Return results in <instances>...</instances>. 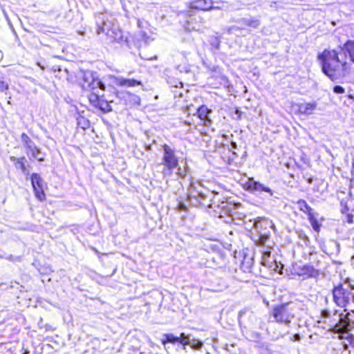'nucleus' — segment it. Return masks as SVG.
<instances>
[{
    "instance_id": "obj_1",
    "label": "nucleus",
    "mask_w": 354,
    "mask_h": 354,
    "mask_svg": "<svg viewBox=\"0 0 354 354\" xmlns=\"http://www.w3.org/2000/svg\"><path fill=\"white\" fill-rule=\"evenodd\" d=\"M187 198L194 206L202 205L207 207H212L213 205L218 207V203L221 201L218 192L211 191L198 182L190 184Z\"/></svg>"
},
{
    "instance_id": "obj_2",
    "label": "nucleus",
    "mask_w": 354,
    "mask_h": 354,
    "mask_svg": "<svg viewBox=\"0 0 354 354\" xmlns=\"http://www.w3.org/2000/svg\"><path fill=\"white\" fill-rule=\"evenodd\" d=\"M97 26V33L104 34L107 42H120L123 39L122 32L118 24H114L113 20L106 15L99 13L96 18Z\"/></svg>"
},
{
    "instance_id": "obj_3",
    "label": "nucleus",
    "mask_w": 354,
    "mask_h": 354,
    "mask_svg": "<svg viewBox=\"0 0 354 354\" xmlns=\"http://www.w3.org/2000/svg\"><path fill=\"white\" fill-rule=\"evenodd\" d=\"M162 158L160 165H162L161 173L164 177H169L172 175L174 169L178 166V159L175 151L169 145L165 144L162 146Z\"/></svg>"
},
{
    "instance_id": "obj_4",
    "label": "nucleus",
    "mask_w": 354,
    "mask_h": 354,
    "mask_svg": "<svg viewBox=\"0 0 354 354\" xmlns=\"http://www.w3.org/2000/svg\"><path fill=\"white\" fill-rule=\"evenodd\" d=\"M271 316L274 319L271 322L283 324L287 326L294 317V313L292 309L290 308V304L285 303L274 306L271 311Z\"/></svg>"
},
{
    "instance_id": "obj_5",
    "label": "nucleus",
    "mask_w": 354,
    "mask_h": 354,
    "mask_svg": "<svg viewBox=\"0 0 354 354\" xmlns=\"http://www.w3.org/2000/svg\"><path fill=\"white\" fill-rule=\"evenodd\" d=\"M351 292L348 288H344L342 283L333 289V297L335 304L341 308H345L351 301Z\"/></svg>"
},
{
    "instance_id": "obj_6",
    "label": "nucleus",
    "mask_w": 354,
    "mask_h": 354,
    "mask_svg": "<svg viewBox=\"0 0 354 354\" xmlns=\"http://www.w3.org/2000/svg\"><path fill=\"white\" fill-rule=\"evenodd\" d=\"M236 23L239 25V26H232L229 31H233V30H245L248 28H253L256 29L258 28L260 25L261 22L260 20L256 17H243L236 21Z\"/></svg>"
},
{
    "instance_id": "obj_7",
    "label": "nucleus",
    "mask_w": 354,
    "mask_h": 354,
    "mask_svg": "<svg viewBox=\"0 0 354 354\" xmlns=\"http://www.w3.org/2000/svg\"><path fill=\"white\" fill-rule=\"evenodd\" d=\"M345 62L342 59H336L333 61L325 59L322 63V69L324 74L329 77L331 80H333L335 75V73L339 70L340 65H344Z\"/></svg>"
},
{
    "instance_id": "obj_8",
    "label": "nucleus",
    "mask_w": 354,
    "mask_h": 354,
    "mask_svg": "<svg viewBox=\"0 0 354 354\" xmlns=\"http://www.w3.org/2000/svg\"><path fill=\"white\" fill-rule=\"evenodd\" d=\"M31 183L35 191V196L39 200L45 198L44 192V181L37 174H32L31 176Z\"/></svg>"
},
{
    "instance_id": "obj_9",
    "label": "nucleus",
    "mask_w": 354,
    "mask_h": 354,
    "mask_svg": "<svg viewBox=\"0 0 354 354\" xmlns=\"http://www.w3.org/2000/svg\"><path fill=\"white\" fill-rule=\"evenodd\" d=\"M190 7L193 9L205 11L218 8L217 6H214L212 0H194L190 3Z\"/></svg>"
},
{
    "instance_id": "obj_10",
    "label": "nucleus",
    "mask_w": 354,
    "mask_h": 354,
    "mask_svg": "<svg viewBox=\"0 0 354 354\" xmlns=\"http://www.w3.org/2000/svg\"><path fill=\"white\" fill-rule=\"evenodd\" d=\"M212 111L208 109L206 106L202 105L197 109V116L203 122V124L209 127L212 124V120L209 118V114Z\"/></svg>"
},
{
    "instance_id": "obj_11",
    "label": "nucleus",
    "mask_w": 354,
    "mask_h": 354,
    "mask_svg": "<svg viewBox=\"0 0 354 354\" xmlns=\"http://www.w3.org/2000/svg\"><path fill=\"white\" fill-rule=\"evenodd\" d=\"M320 272L313 266L305 265L300 269L299 275L306 276L307 278H317L319 276Z\"/></svg>"
},
{
    "instance_id": "obj_12",
    "label": "nucleus",
    "mask_w": 354,
    "mask_h": 354,
    "mask_svg": "<svg viewBox=\"0 0 354 354\" xmlns=\"http://www.w3.org/2000/svg\"><path fill=\"white\" fill-rule=\"evenodd\" d=\"M88 98L94 106L98 107L102 110L104 111L106 109V108L104 107V105L109 106L106 102H104L102 99H100V95L98 93L92 92L88 95Z\"/></svg>"
},
{
    "instance_id": "obj_13",
    "label": "nucleus",
    "mask_w": 354,
    "mask_h": 354,
    "mask_svg": "<svg viewBox=\"0 0 354 354\" xmlns=\"http://www.w3.org/2000/svg\"><path fill=\"white\" fill-rule=\"evenodd\" d=\"M248 189L251 191H257V192H266L269 193L270 195H272V190L266 187L264 185L260 183L259 182L255 181L254 180H249L248 183Z\"/></svg>"
},
{
    "instance_id": "obj_14",
    "label": "nucleus",
    "mask_w": 354,
    "mask_h": 354,
    "mask_svg": "<svg viewBox=\"0 0 354 354\" xmlns=\"http://www.w3.org/2000/svg\"><path fill=\"white\" fill-rule=\"evenodd\" d=\"M339 52L337 50H325L321 55H318V59L321 61L322 63L324 62L325 59H328L330 61L336 60V59H342L339 56Z\"/></svg>"
},
{
    "instance_id": "obj_15",
    "label": "nucleus",
    "mask_w": 354,
    "mask_h": 354,
    "mask_svg": "<svg viewBox=\"0 0 354 354\" xmlns=\"http://www.w3.org/2000/svg\"><path fill=\"white\" fill-rule=\"evenodd\" d=\"M96 77L95 73L91 71H84L83 73L82 86L84 90H89L91 83Z\"/></svg>"
},
{
    "instance_id": "obj_16",
    "label": "nucleus",
    "mask_w": 354,
    "mask_h": 354,
    "mask_svg": "<svg viewBox=\"0 0 354 354\" xmlns=\"http://www.w3.org/2000/svg\"><path fill=\"white\" fill-rule=\"evenodd\" d=\"M115 84L121 86L133 87L138 85H142L140 81L134 79H125L123 77H118L115 80Z\"/></svg>"
},
{
    "instance_id": "obj_17",
    "label": "nucleus",
    "mask_w": 354,
    "mask_h": 354,
    "mask_svg": "<svg viewBox=\"0 0 354 354\" xmlns=\"http://www.w3.org/2000/svg\"><path fill=\"white\" fill-rule=\"evenodd\" d=\"M21 140L26 147L27 154H29V151H36V145L26 133L21 134Z\"/></svg>"
},
{
    "instance_id": "obj_18",
    "label": "nucleus",
    "mask_w": 354,
    "mask_h": 354,
    "mask_svg": "<svg viewBox=\"0 0 354 354\" xmlns=\"http://www.w3.org/2000/svg\"><path fill=\"white\" fill-rule=\"evenodd\" d=\"M339 48L344 54L347 53L351 59L354 62V42L353 41H348L343 47L339 46Z\"/></svg>"
},
{
    "instance_id": "obj_19",
    "label": "nucleus",
    "mask_w": 354,
    "mask_h": 354,
    "mask_svg": "<svg viewBox=\"0 0 354 354\" xmlns=\"http://www.w3.org/2000/svg\"><path fill=\"white\" fill-rule=\"evenodd\" d=\"M316 107V103H303L299 106V109L301 113L310 115L313 113Z\"/></svg>"
},
{
    "instance_id": "obj_20",
    "label": "nucleus",
    "mask_w": 354,
    "mask_h": 354,
    "mask_svg": "<svg viewBox=\"0 0 354 354\" xmlns=\"http://www.w3.org/2000/svg\"><path fill=\"white\" fill-rule=\"evenodd\" d=\"M297 204L301 211L308 214V219H312V216L313 215V209L307 204V203L304 200L300 199L297 201Z\"/></svg>"
},
{
    "instance_id": "obj_21",
    "label": "nucleus",
    "mask_w": 354,
    "mask_h": 354,
    "mask_svg": "<svg viewBox=\"0 0 354 354\" xmlns=\"http://www.w3.org/2000/svg\"><path fill=\"white\" fill-rule=\"evenodd\" d=\"M263 224H264L266 226H269L270 227L273 229V230H276V227L272 221L270 219L258 218L257 220L255 221L254 225L257 229H259L262 227Z\"/></svg>"
},
{
    "instance_id": "obj_22",
    "label": "nucleus",
    "mask_w": 354,
    "mask_h": 354,
    "mask_svg": "<svg viewBox=\"0 0 354 354\" xmlns=\"http://www.w3.org/2000/svg\"><path fill=\"white\" fill-rule=\"evenodd\" d=\"M348 327V322L342 318H340L339 322L335 326V330L337 333H344L349 330Z\"/></svg>"
},
{
    "instance_id": "obj_23",
    "label": "nucleus",
    "mask_w": 354,
    "mask_h": 354,
    "mask_svg": "<svg viewBox=\"0 0 354 354\" xmlns=\"http://www.w3.org/2000/svg\"><path fill=\"white\" fill-rule=\"evenodd\" d=\"M97 88H100L102 91L105 89V85L99 80V78L96 76L93 81L91 83V87H89V90L94 91Z\"/></svg>"
},
{
    "instance_id": "obj_24",
    "label": "nucleus",
    "mask_w": 354,
    "mask_h": 354,
    "mask_svg": "<svg viewBox=\"0 0 354 354\" xmlns=\"http://www.w3.org/2000/svg\"><path fill=\"white\" fill-rule=\"evenodd\" d=\"M11 160H16V167L17 168H19L22 172L24 174H26V165H25V160H26V158L25 157H21L20 158H17L16 159L14 157H11L10 158Z\"/></svg>"
},
{
    "instance_id": "obj_25",
    "label": "nucleus",
    "mask_w": 354,
    "mask_h": 354,
    "mask_svg": "<svg viewBox=\"0 0 354 354\" xmlns=\"http://www.w3.org/2000/svg\"><path fill=\"white\" fill-rule=\"evenodd\" d=\"M178 337L175 336L172 333H167L163 335V339H162V343L163 345H166L167 343H176L178 342Z\"/></svg>"
},
{
    "instance_id": "obj_26",
    "label": "nucleus",
    "mask_w": 354,
    "mask_h": 354,
    "mask_svg": "<svg viewBox=\"0 0 354 354\" xmlns=\"http://www.w3.org/2000/svg\"><path fill=\"white\" fill-rule=\"evenodd\" d=\"M29 153L31 154L33 158L37 159L39 162H42L44 160V154L37 146L36 151H29Z\"/></svg>"
},
{
    "instance_id": "obj_27",
    "label": "nucleus",
    "mask_w": 354,
    "mask_h": 354,
    "mask_svg": "<svg viewBox=\"0 0 354 354\" xmlns=\"http://www.w3.org/2000/svg\"><path fill=\"white\" fill-rule=\"evenodd\" d=\"M187 345H189L190 347L193 349L199 350L202 348L203 344L198 339H192L190 337Z\"/></svg>"
},
{
    "instance_id": "obj_28",
    "label": "nucleus",
    "mask_w": 354,
    "mask_h": 354,
    "mask_svg": "<svg viewBox=\"0 0 354 354\" xmlns=\"http://www.w3.org/2000/svg\"><path fill=\"white\" fill-rule=\"evenodd\" d=\"M189 335H185L184 333H180V337H178V342L182 344L183 346H185L189 343Z\"/></svg>"
},
{
    "instance_id": "obj_29",
    "label": "nucleus",
    "mask_w": 354,
    "mask_h": 354,
    "mask_svg": "<svg viewBox=\"0 0 354 354\" xmlns=\"http://www.w3.org/2000/svg\"><path fill=\"white\" fill-rule=\"evenodd\" d=\"M270 238V234H260V236H259V242L262 245H264L267 241Z\"/></svg>"
},
{
    "instance_id": "obj_30",
    "label": "nucleus",
    "mask_w": 354,
    "mask_h": 354,
    "mask_svg": "<svg viewBox=\"0 0 354 354\" xmlns=\"http://www.w3.org/2000/svg\"><path fill=\"white\" fill-rule=\"evenodd\" d=\"M178 171L176 172V174L180 177H184L187 175V167H185L184 169H182L178 166L177 167Z\"/></svg>"
},
{
    "instance_id": "obj_31",
    "label": "nucleus",
    "mask_w": 354,
    "mask_h": 354,
    "mask_svg": "<svg viewBox=\"0 0 354 354\" xmlns=\"http://www.w3.org/2000/svg\"><path fill=\"white\" fill-rule=\"evenodd\" d=\"M308 220L310 222L313 228L315 230L317 231L319 230V225H318L317 221L314 217V215L312 216V219H308Z\"/></svg>"
},
{
    "instance_id": "obj_32",
    "label": "nucleus",
    "mask_w": 354,
    "mask_h": 354,
    "mask_svg": "<svg viewBox=\"0 0 354 354\" xmlns=\"http://www.w3.org/2000/svg\"><path fill=\"white\" fill-rule=\"evenodd\" d=\"M272 263H273V261H270L269 258H266V259H261V264L265 266H267L270 268H271L272 267Z\"/></svg>"
},
{
    "instance_id": "obj_33",
    "label": "nucleus",
    "mask_w": 354,
    "mask_h": 354,
    "mask_svg": "<svg viewBox=\"0 0 354 354\" xmlns=\"http://www.w3.org/2000/svg\"><path fill=\"white\" fill-rule=\"evenodd\" d=\"M8 89V84L6 83L3 80L0 79V91L4 92Z\"/></svg>"
},
{
    "instance_id": "obj_34",
    "label": "nucleus",
    "mask_w": 354,
    "mask_h": 354,
    "mask_svg": "<svg viewBox=\"0 0 354 354\" xmlns=\"http://www.w3.org/2000/svg\"><path fill=\"white\" fill-rule=\"evenodd\" d=\"M345 91L344 88L341 86H335L333 87V92L337 94L344 93Z\"/></svg>"
},
{
    "instance_id": "obj_35",
    "label": "nucleus",
    "mask_w": 354,
    "mask_h": 354,
    "mask_svg": "<svg viewBox=\"0 0 354 354\" xmlns=\"http://www.w3.org/2000/svg\"><path fill=\"white\" fill-rule=\"evenodd\" d=\"M290 339L291 341H293V342H299L301 339V336L299 334L296 333V334L293 335Z\"/></svg>"
},
{
    "instance_id": "obj_36",
    "label": "nucleus",
    "mask_w": 354,
    "mask_h": 354,
    "mask_svg": "<svg viewBox=\"0 0 354 354\" xmlns=\"http://www.w3.org/2000/svg\"><path fill=\"white\" fill-rule=\"evenodd\" d=\"M270 254H271L270 251L263 252L262 254V259L270 258Z\"/></svg>"
},
{
    "instance_id": "obj_37",
    "label": "nucleus",
    "mask_w": 354,
    "mask_h": 354,
    "mask_svg": "<svg viewBox=\"0 0 354 354\" xmlns=\"http://www.w3.org/2000/svg\"><path fill=\"white\" fill-rule=\"evenodd\" d=\"M185 30H187V31H192V30H196L197 29L195 27H194V26L190 27L189 26V22L188 21L187 22V26L185 27Z\"/></svg>"
},
{
    "instance_id": "obj_38",
    "label": "nucleus",
    "mask_w": 354,
    "mask_h": 354,
    "mask_svg": "<svg viewBox=\"0 0 354 354\" xmlns=\"http://www.w3.org/2000/svg\"><path fill=\"white\" fill-rule=\"evenodd\" d=\"M322 315L323 317H328L330 316V313L326 310H322Z\"/></svg>"
},
{
    "instance_id": "obj_39",
    "label": "nucleus",
    "mask_w": 354,
    "mask_h": 354,
    "mask_svg": "<svg viewBox=\"0 0 354 354\" xmlns=\"http://www.w3.org/2000/svg\"><path fill=\"white\" fill-rule=\"evenodd\" d=\"M242 112L241 111L236 110L234 113V115H236V118L239 120L241 119Z\"/></svg>"
},
{
    "instance_id": "obj_40",
    "label": "nucleus",
    "mask_w": 354,
    "mask_h": 354,
    "mask_svg": "<svg viewBox=\"0 0 354 354\" xmlns=\"http://www.w3.org/2000/svg\"><path fill=\"white\" fill-rule=\"evenodd\" d=\"M346 221H347V222H348V223H353V216H352V215H351V214H348V215L347 216V220H346Z\"/></svg>"
},
{
    "instance_id": "obj_41",
    "label": "nucleus",
    "mask_w": 354,
    "mask_h": 354,
    "mask_svg": "<svg viewBox=\"0 0 354 354\" xmlns=\"http://www.w3.org/2000/svg\"><path fill=\"white\" fill-rule=\"evenodd\" d=\"M231 146H232V147L233 149H236V147H237L236 143V142H231Z\"/></svg>"
},
{
    "instance_id": "obj_42",
    "label": "nucleus",
    "mask_w": 354,
    "mask_h": 354,
    "mask_svg": "<svg viewBox=\"0 0 354 354\" xmlns=\"http://www.w3.org/2000/svg\"><path fill=\"white\" fill-rule=\"evenodd\" d=\"M135 98H136L135 101H136V102H137L138 103H139V102H140V98H139V97H138V96L135 95Z\"/></svg>"
},
{
    "instance_id": "obj_43",
    "label": "nucleus",
    "mask_w": 354,
    "mask_h": 354,
    "mask_svg": "<svg viewBox=\"0 0 354 354\" xmlns=\"http://www.w3.org/2000/svg\"><path fill=\"white\" fill-rule=\"evenodd\" d=\"M352 175L354 176V161L353 162V169L351 171Z\"/></svg>"
},
{
    "instance_id": "obj_44",
    "label": "nucleus",
    "mask_w": 354,
    "mask_h": 354,
    "mask_svg": "<svg viewBox=\"0 0 354 354\" xmlns=\"http://www.w3.org/2000/svg\"><path fill=\"white\" fill-rule=\"evenodd\" d=\"M351 344L354 348V337L351 339Z\"/></svg>"
},
{
    "instance_id": "obj_45",
    "label": "nucleus",
    "mask_w": 354,
    "mask_h": 354,
    "mask_svg": "<svg viewBox=\"0 0 354 354\" xmlns=\"http://www.w3.org/2000/svg\"><path fill=\"white\" fill-rule=\"evenodd\" d=\"M189 53H190V51H189V50H185V51H183V54H184V55L189 54Z\"/></svg>"
},
{
    "instance_id": "obj_46",
    "label": "nucleus",
    "mask_w": 354,
    "mask_h": 354,
    "mask_svg": "<svg viewBox=\"0 0 354 354\" xmlns=\"http://www.w3.org/2000/svg\"><path fill=\"white\" fill-rule=\"evenodd\" d=\"M351 299H352V301L354 303V295L351 294Z\"/></svg>"
},
{
    "instance_id": "obj_47",
    "label": "nucleus",
    "mask_w": 354,
    "mask_h": 354,
    "mask_svg": "<svg viewBox=\"0 0 354 354\" xmlns=\"http://www.w3.org/2000/svg\"><path fill=\"white\" fill-rule=\"evenodd\" d=\"M189 45L190 46V47H192V41H189Z\"/></svg>"
},
{
    "instance_id": "obj_48",
    "label": "nucleus",
    "mask_w": 354,
    "mask_h": 354,
    "mask_svg": "<svg viewBox=\"0 0 354 354\" xmlns=\"http://www.w3.org/2000/svg\"><path fill=\"white\" fill-rule=\"evenodd\" d=\"M348 97H349V98L353 99V95H348Z\"/></svg>"
},
{
    "instance_id": "obj_49",
    "label": "nucleus",
    "mask_w": 354,
    "mask_h": 354,
    "mask_svg": "<svg viewBox=\"0 0 354 354\" xmlns=\"http://www.w3.org/2000/svg\"><path fill=\"white\" fill-rule=\"evenodd\" d=\"M308 183H312V179H311V178H309V179L308 180Z\"/></svg>"
},
{
    "instance_id": "obj_50",
    "label": "nucleus",
    "mask_w": 354,
    "mask_h": 354,
    "mask_svg": "<svg viewBox=\"0 0 354 354\" xmlns=\"http://www.w3.org/2000/svg\"><path fill=\"white\" fill-rule=\"evenodd\" d=\"M180 206H181V208H182V209L185 207V205H183V204H182V205H180Z\"/></svg>"
}]
</instances>
